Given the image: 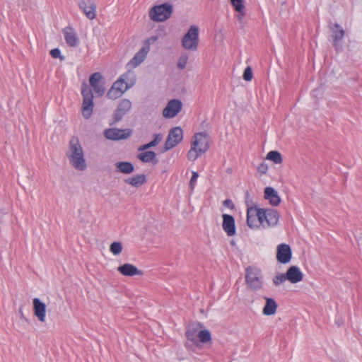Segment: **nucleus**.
<instances>
[{
	"label": "nucleus",
	"mask_w": 362,
	"mask_h": 362,
	"mask_svg": "<svg viewBox=\"0 0 362 362\" xmlns=\"http://www.w3.org/2000/svg\"><path fill=\"white\" fill-rule=\"evenodd\" d=\"M66 156L69 164L78 171H84L87 168L83 148L79 139L72 136L69 142Z\"/></svg>",
	"instance_id": "obj_1"
},
{
	"label": "nucleus",
	"mask_w": 362,
	"mask_h": 362,
	"mask_svg": "<svg viewBox=\"0 0 362 362\" xmlns=\"http://www.w3.org/2000/svg\"><path fill=\"white\" fill-rule=\"evenodd\" d=\"M209 148V139L208 135L204 132H199L194 134L192 140L191 148L187 153V158L194 161L202 154L204 153Z\"/></svg>",
	"instance_id": "obj_2"
},
{
	"label": "nucleus",
	"mask_w": 362,
	"mask_h": 362,
	"mask_svg": "<svg viewBox=\"0 0 362 362\" xmlns=\"http://www.w3.org/2000/svg\"><path fill=\"white\" fill-rule=\"evenodd\" d=\"M245 283L252 291H259L264 287V277L260 269L248 267L245 269Z\"/></svg>",
	"instance_id": "obj_3"
},
{
	"label": "nucleus",
	"mask_w": 362,
	"mask_h": 362,
	"mask_svg": "<svg viewBox=\"0 0 362 362\" xmlns=\"http://www.w3.org/2000/svg\"><path fill=\"white\" fill-rule=\"evenodd\" d=\"M81 94L83 96L82 115L85 119H89L92 115L94 107L93 94L91 88L88 87L86 82H83L81 85Z\"/></svg>",
	"instance_id": "obj_4"
},
{
	"label": "nucleus",
	"mask_w": 362,
	"mask_h": 362,
	"mask_svg": "<svg viewBox=\"0 0 362 362\" xmlns=\"http://www.w3.org/2000/svg\"><path fill=\"white\" fill-rule=\"evenodd\" d=\"M173 6L168 3L153 6L148 12L149 18L153 22H163L170 18Z\"/></svg>",
	"instance_id": "obj_5"
},
{
	"label": "nucleus",
	"mask_w": 362,
	"mask_h": 362,
	"mask_svg": "<svg viewBox=\"0 0 362 362\" xmlns=\"http://www.w3.org/2000/svg\"><path fill=\"white\" fill-rule=\"evenodd\" d=\"M199 43V29L196 25H192L183 36L182 40V47L188 50L197 49Z\"/></svg>",
	"instance_id": "obj_6"
},
{
	"label": "nucleus",
	"mask_w": 362,
	"mask_h": 362,
	"mask_svg": "<svg viewBox=\"0 0 362 362\" xmlns=\"http://www.w3.org/2000/svg\"><path fill=\"white\" fill-rule=\"evenodd\" d=\"M183 139V132L180 127L172 128L168 133L166 141L165 142L163 151H168L177 145H178Z\"/></svg>",
	"instance_id": "obj_7"
},
{
	"label": "nucleus",
	"mask_w": 362,
	"mask_h": 362,
	"mask_svg": "<svg viewBox=\"0 0 362 362\" xmlns=\"http://www.w3.org/2000/svg\"><path fill=\"white\" fill-rule=\"evenodd\" d=\"M259 224L263 225L265 227L264 223H266L267 226H275L279 219V214L275 209H260L259 212Z\"/></svg>",
	"instance_id": "obj_8"
},
{
	"label": "nucleus",
	"mask_w": 362,
	"mask_h": 362,
	"mask_svg": "<svg viewBox=\"0 0 362 362\" xmlns=\"http://www.w3.org/2000/svg\"><path fill=\"white\" fill-rule=\"evenodd\" d=\"M89 83L98 97L103 96L106 90L105 82L100 72L93 74L89 78Z\"/></svg>",
	"instance_id": "obj_9"
},
{
	"label": "nucleus",
	"mask_w": 362,
	"mask_h": 362,
	"mask_svg": "<svg viewBox=\"0 0 362 362\" xmlns=\"http://www.w3.org/2000/svg\"><path fill=\"white\" fill-rule=\"evenodd\" d=\"M182 102L177 99L170 100L163 110V116L165 118H173L181 111Z\"/></svg>",
	"instance_id": "obj_10"
},
{
	"label": "nucleus",
	"mask_w": 362,
	"mask_h": 362,
	"mask_svg": "<svg viewBox=\"0 0 362 362\" xmlns=\"http://www.w3.org/2000/svg\"><path fill=\"white\" fill-rule=\"evenodd\" d=\"M132 131L130 129H121L117 128H111L105 130L104 136L110 140L126 139L130 136Z\"/></svg>",
	"instance_id": "obj_11"
},
{
	"label": "nucleus",
	"mask_w": 362,
	"mask_h": 362,
	"mask_svg": "<svg viewBox=\"0 0 362 362\" xmlns=\"http://www.w3.org/2000/svg\"><path fill=\"white\" fill-rule=\"evenodd\" d=\"M78 6L89 20L95 18L97 6L93 0H81Z\"/></svg>",
	"instance_id": "obj_12"
},
{
	"label": "nucleus",
	"mask_w": 362,
	"mask_h": 362,
	"mask_svg": "<svg viewBox=\"0 0 362 362\" xmlns=\"http://www.w3.org/2000/svg\"><path fill=\"white\" fill-rule=\"evenodd\" d=\"M292 257L291 247L287 244H280L277 246L276 259L281 264L288 263Z\"/></svg>",
	"instance_id": "obj_13"
},
{
	"label": "nucleus",
	"mask_w": 362,
	"mask_h": 362,
	"mask_svg": "<svg viewBox=\"0 0 362 362\" xmlns=\"http://www.w3.org/2000/svg\"><path fill=\"white\" fill-rule=\"evenodd\" d=\"M132 103L128 99H122L119 101L115 111L114 118L115 122L120 121L122 117L131 110Z\"/></svg>",
	"instance_id": "obj_14"
},
{
	"label": "nucleus",
	"mask_w": 362,
	"mask_h": 362,
	"mask_svg": "<svg viewBox=\"0 0 362 362\" xmlns=\"http://www.w3.org/2000/svg\"><path fill=\"white\" fill-rule=\"evenodd\" d=\"M33 305L35 316L40 322H45L46 321V305L37 298L33 300Z\"/></svg>",
	"instance_id": "obj_15"
},
{
	"label": "nucleus",
	"mask_w": 362,
	"mask_h": 362,
	"mask_svg": "<svg viewBox=\"0 0 362 362\" xmlns=\"http://www.w3.org/2000/svg\"><path fill=\"white\" fill-rule=\"evenodd\" d=\"M261 209L257 207H249L247 210V226L251 228H255L258 227L259 224V216Z\"/></svg>",
	"instance_id": "obj_16"
},
{
	"label": "nucleus",
	"mask_w": 362,
	"mask_h": 362,
	"mask_svg": "<svg viewBox=\"0 0 362 362\" xmlns=\"http://www.w3.org/2000/svg\"><path fill=\"white\" fill-rule=\"evenodd\" d=\"M117 271L125 276H142L143 271L139 270L134 265L129 263H125L117 268Z\"/></svg>",
	"instance_id": "obj_17"
},
{
	"label": "nucleus",
	"mask_w": 362,
	"mask_h": 362,
	"mask_svg": "<svg viewBox=\"0 0 362 362\" xmlns=\"http://www.w3.org/2000/svg\"><path fill=\"white\" fill-rule=\"evenodd\" d=\"M286 278L291 284H296L303 280V274L297 266H291L286 271Z\"/></svg>",
	"instance_id": "obj_18"
},
{
	"label": "nucleus",
	"mask_w": 362,
	"mask_h": 362,
	"mask_svg": "<svg viewBox=\"0 0 362 362\" xmlns=\"http://www.w3.org/2000/svg\"><path fill=\"white\" fill-rule=\"evenodd\" d=\"M223 229L228 236H233L235 234V220L231 215H223Z\"/></svg>",
	"instance_id": "obj_19"
},
{
	"label": "nucleus",
	"mask_w": 362,
	"mask_h": 362,
	"mask_svg": "<svg viewBox=\"0 0 362 362\" xmlns=\"http://www.w3.org/2000/svg\"><path fill=\"white\" fill-rule=\"evenodd\" d=\"M66 44L72 47H76L79 43V39L71 27H66L63 30Z\"/></svg>",
	"instance_id": "obj_20"
},
{
	"label": "nucleus",
	"mask_w": 362,
	"mask_h": 362,
	"mask_svg": "<svg viewBox=\"0 0 362 362\" xmlns=\"http://www.w3.org/2000/svg\"><path fill=\"white\" fill-rule=\"evenodd\" d=\"M264 197L265 199L269 202V204L272 206H276L281 202V198L278 194V192L272 187H267L264 189Z\"/></svg>",
	"instance_id": "obj_21"
},
{
	"label": "nucleus",
	"mask_w": 362,
	"mask_h": 362,
	"mask_svg": "<svg viewBox=\"0 0 362 362\" xmlns=\"http://www.w3.org/2000/svg\"><path fill=\"white\" fill-rule=\"evenodd\" d=\"M203 327V325L200 322H192L190 323L187 328L185 333L186 337L188 340L195 341L198 337V333L199 329Z\"/></svg>",
	"instance_id": "obj_22"
},
{
	"label": "nucleus",
	"mask_w": 362,
	"mask_h": 362,
	"mask_svg": "<svg viewBox=\"0 0 362 362\" xmlns=\"http://www.w3.org/2000/svg\"><path fill=\"white\" fill-rule=\"evenodd\" d=\"M330 28L332 31V37L334 40L333 45L336 49H337L339 46V42L341 41L345 35V31L339 23L334 24V25L330 27Z\"/></svg>",
	"instance_id": "obj_23"
},
{
	"label": "nucleus",
	"mask_w": 362,
	"mask_h": 362,
	"mask_svg": "<svg viewBox=\"0 0 362 362\" xmlns=\"http://www.w3.org/2000/svg\"><path fill=\"white\" fill-rule=\"evenodd\" d=\"M148 52L149 47H143L139 49L138 52L135 54L134 57L129 62V64L133 67L138 66L144 61Z\"/></svg>",
	"instance_id": "obj_24"
},
{
	"label": "nucleus",
	"mask_w": 362,
	"mask_h": 362,
	"mask_svg": "<svg viewBox=\"0 0 362 362\" xmlns=\"http://www.w3.org/2000/svg\"><path fill=\"white\" fill-rule=\"evenodd\" d=\"M265 300V305L262 309V313L264 315H272L276 312L278 305L276 302L272 298L264 297Z\"/></svg>",
	"instance_id": "obj_25"
},
{
	"label": "nucleus",
	"mask_w": 362,
	"mask_h": 362,
	"mask_svg": "<svg viewBox=\"0 0 362 362\" xmlns=\"http://www.w3.org/2000/svg\"><path fill=\"white\" fill-rule=\"evenodd\" d=\"M137 155V158L143 163H152L156 165L158 163L156 154L152 151H142Z\"/></svg>",
	"instance_id": "obj_26"
},
{
	"label": "nucleus",
	"mask_w": 362,
	"mask_h": 362,
	"mask_svg": "<svg viewBox=\"0 0 362 362\" xmlns=\"http://www.w3.org/2000/svg\"><path fill=\"white\" fill-rule=\"evenodd\" d=\"M124 182L134 187H139L146 182V177L144 174H139L136 176L128 177Z\"/></svg>",
	"instance_id": "obj_27"
},
{
	"label": "nucleus",
	"mask_w": 362,
	"mask_h": 362,
	"mask_svg": "<svg viewBox=\"0 0 362 362\" xmlns=\"http://www.w3.org/2000/svg\"><path fill=\"white\" fill-rule=\"evenodd\" d=\"M131 74L132 73H127L122 75L120 78L113 83L116 88L122 92V94L132 86V84H129L125 81V80L127 79L128 75Z\"/></svg>",
	"instance_id": "obj_28"
},
{
	"label": "nucleus",
	"mask_w": 362,
	"mask_h": 362,
	"mask_svg": "<svg viewBox=\"0 0 362 362\" xmlns=\"http://www.w3.org/2000/svg\"><path fill=\"white\" fill-rule=\"evenodd\" d=\"M115 167L117 172L127 175L132 173L134 170L133 164L127 161L117 162Z\"/></svg>",
	"instance_id": "obj_29"
},
{
	"label": "nucleus",
	"mask_w": 362,
	"mask_h": 362,
	"mask_svg": "<svg viewBox=\"0 0 362 362\" xmlns=\"http://www.w3.org/2000/svg\"><path fill=\"white\" fill-rule=\"evenodd\" d=\"M163 139V136L160 134H156L153 135V139L146 144L141 145L138 148V151H146L148 148H151L152 147H154L157 146Z\"/></svg>",
	"instance_id": "obj_30"
},
{
	"label": "nucleus",
	"mask_w": 362,
	"mask_h": 362,
	"mask_svg": "<svg viewBox=\"0 0 362 362\" xmlns=\"http://www.w3.org/2000/svg\"><path fill=\"white\" fill-rule=\"evenodd\" d=\"M267 159L273 161L276 164H280L282 163L283 159L281 154L276 151H271L267 155Z\"/></svg>",
	"instance_id": "obj_31"
},
{
	"label": "nucleus",
	"mask_w": 362,
	"mask_h": 362,
	"mask_svg": "<svg viewBox=\"0 0 362 362\" xmlns=\"http://www.w3.org/2000/svg\"><path fill=\"white\" fill-rule=\"evenodd\" d=\"M230 1H231L233 6L234 7L235 11L241 13L242 16L245 15L243 0H230Z\"/></svg>",
	"instance_id": "obj_32"
},
{
	"label": "nucleus",
	"mask_w": 362,
	"mask_h": 362,
	"mask_svg": "<svg viewBox=\"0 0 362 362\" xmlns=\"http://www.w3.org/2000/svg\"><path fill=\"white\" fill-rule=\"evenodd\" d=\"M198 338L202 343H207L211 341V333L207 329L200 330L198 333Z\"/></svg>",
	"instance_id": "obj_33"
},
{
	"label": "nucleus",
	"mask_w": 362,
	"mask_h": 362,
	"mask_svg": "<svg viewBox=\"0 0 362 362\" xmlns=\"http://www.w3.org/2000/svg\"><path fill=\"white\" fill-rule=\"evenodd\" d=\"M123 249V246L121 242H113L110 245V251L114 255H119Z\"/></svg>",
	"instance_id": "obj_34"
},
{
	"label": "nucleus",
	"mask_w": 362,
	"mask_h": 362,
	"mask_svg": "<svg viewBox=\"0 0 362 362\" xmlns=\"http://www.w3.org/2000/svg\"><path fill=\"white\" fill-rule=\"evenodd\" d=\"M123 94L122 92L119 91L116 87L112 84L111 88L108 90L107 93V96L108 98L111 100H116L120 98Z\"/></svg>",
	"instance_id": "obj_35"
},
{
	"label": "nucleus",
	"mask_w": 362,
	"mask_h": 362,
	"mask_svg": "<svg viewBox=\"0 0 362 362\" xmlns=\"http://www.w3.org/2000/svg\"><path fill=\"white\" fill-rule=\"evenodd\" d=\"M187 61L188 56L187 54L180 56L177 62V67L180 69H184L186 67Z\"/></svg>",
	"instance_id": "obj_36"
},
{
	"label": "nucleus",
	"mask_w": 362,
	"mask_h": 362,
	"mask_svg": "<svg viewBox=\"0 0 362 362\" xmlns=\"http://www.w3.org/2000/svg\"><path fill=\"white\" fill-rule=\"evenodd\" d=\"M243 78L246 81H252V79L253 78V73H252V68L250 66H247L245 68L244 73H243Z\"/></svg>",
	"instance_id": "obj_37"
},
{
	"label": "nucleus",
	"mask_w": 362,
	"mask_h": 362,
	"mask_svg": "<svg viewBox=\"0 0 362 362\" xmlns=\"http://www.w3.org/2000/svg\"><path fill=\"white\" fill-rule=\"evenodd\" d=\"M287 279L286 278L285 274H280L278 275H276L273 279V284L275 286H279L283 282H284Z\"/></svg>",
	"instance_id": "obj_38"
},
{
	"label": "nucleus",
	"mask_w": 362,
	"mask_h": 362,
	"mask_svg": "<svg viewBox=\"0 0 362 362\" xmlns=\"http://www.w3.org/2000/svg\"><path fill=\"white\" fill-rule=\"evenodd\" d=\"M50 55L54 58H59L61 60H63L64 57L61 55V52L58 48L53 49L50 51Z\"/></svg>",
	"instance_id": "obj_39"
},
{
	"label": "nucleus",
	"mask_w": 362,
	"mask_h": 362,
	"mask_svg": "<svg viewBox=\"0 0 362 362\" xmlns=\"http://www.w3.org/2000/svg\"><path fill=\"white\" fill-rule=\"evenodd\" d=\"M267 170L268 165L264 163H262L261 164H259L257 168L258 172L261 174H265L267 172Z\"/></svg>",
	"instance_id": "obj_40"
},
{
	"label": "nucleus",
	"mask_w": 362,
	"mask_h": 362,
	"mask_svg": "<svg viewBox=\"0 0 362 362\" xmlns=\"http://www.w3.org/2000/svg\"><path fill=\"white\" fill-rule=\"evenodd\" d=\"M199 177V174L197 172H193L192 175L190 180L189 185L191 189L194 188V182H196L197 179Z\"/></svg>",
	"instance_id": "obj_41"
},
{
	"label": "nucleus",
	"mask_w": 362,
	"mask_h": 362,
	"mask_svg": "<svg viewBox=\"0 0 362 362\" xmlns=\"http://www.w3.org/2000/svg\"><path fill=\"white\" fill-rule=\"evenodd\" d=\"M223 206L228 207L231 209H233L235 207V205L233 203V202L230 199H226L225 201H223Z\"/></svg>",
	"instance_id": "obj_42"
},
{
	"label": "nucleus",
	"mask_w": 362,
	"mask_h": 362,
	"mask_svg": "<svg viewBox=\"0 0 362 362\" xmlns=\"http://www.w3.org/2000/svg\"><path fill=\"white\" fill-rule=\"evenodd\" d=\"M19 314H20V316H21V319H24L25 320H27V319L25 317V316L23 315L22 308L19 309Z\"/></svg>",
	"instance_id": "obj_43"
},
{
	"label": "nucleus",
	"mask_w": 362,
	"mask_h": 362,
	"mask_svg": "<svg viewBox=\"0 0 362 362\" xmlns=\"http://www.w3.org/2000/svg\"><path fill=\"white\" fill-rule=\"evenodd\" d=\"M243 16H242L241 13H238V14L237 15V18L240 22H241Z\"/></svg>",
	"instance_id": "obj_44"
}]
</instances>
